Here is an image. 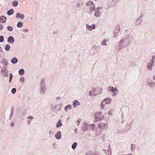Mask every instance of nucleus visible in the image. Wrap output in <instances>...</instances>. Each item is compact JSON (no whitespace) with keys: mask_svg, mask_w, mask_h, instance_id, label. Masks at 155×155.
Segmentation results:
<instances>
[{"mask_svg":"<svg viewBox=\"0 0 155 155\" xmlns=\"http://www.w3.org/2000/svg\"><path fill=\"white\" fill-rule=\"evenodd\" d=\"M108 128L107 124L99 123L97 126V128L96 130V133L98 135H100L101 133L102 130L107 129Z\"/></svg>","mask_w":155,"mask_h":155,"instance_id":"nucleus-1","label":"nucleus"},{"mask_svg":"<svg viewBox=\"0 0 155 155\" xmlns=\"http://www.w3.org/2000/svg\"><path fill=\"white\" fill-rule=\"evenodd\" d=\"M95 120L97 121H99L104 119V117L103 115H101V113L98 112L95 113L94 114Z\"/></svg>","mask_w":155,"mask_h":155,"instance_id":"nucleus-2","label":"nucleus"},{"mask_svg":"<svg viewBox=\"0 0 155 155\" xmlns=\"http://www.w3.org/2000/svg\"><path fill=\"white\" fill-rule=\"evenodd\" d=\"M108 91H112L113 92L112 95L114 96H116L117 93V90L116 88L114 89V87L111 86H109L108 88Z\"/></svg>","mask_w":155,"mask_h":155,"instance_id":"nucleus-3","label":"nucleus"},{"mask_svg":"<svg viewBox=\"0 0 155 155\" xmlns=\"http://www.w3.org/2000/svg\"><path fill=\"white\" fill-rule=\"evenodd\" d=\"M88 7L91 12L94 11L95 6L94 4L92 3V2L89 1L88 2Z\"/></svg>","mask_w":155,"mask_h":155,"instance_id":"nucleus-4","label":"nucleus"},{"mask_svg":"<svg viewBox=\"0 0 155 155\" xmlns=\"http://www.w3.org/2000/svg\"><path fill=\"white\" fill-rule=\"evenodd\" d=\"M111 101V99L109 98L106 99L104 101H103L101 104V108H104L103 107H102V104H109Z\"/></svg>","mask_w":155,"mask_h":155,"instance_id":"nucleus-5","label":"nucleus"},{"mask_svg":"<svg viewBox=\"0 0 155 155\" xmlns=\"http://www.w3.org/2000/svg\"><path fill=\"white\" fill-rule=\"evenodd\" d=\"M16 17L17 18H19L21 19H23L24 18V16L19 13H18L16 15Z\"/></svg>","mask_w":155,"mask_h":155,"instance_id":"nucleus-6","label":"nucleus"},{"mask_svg":"<svg viewBox=\"0 0 155 155\" xmlns=\"http://www.w3.org/2000/svg\"><path fill=\"white\" fill-rule=\"evenodd\" d=\"M93 94L94 95H96L99 94L100 93V90L97 88H94L93 90Z\"/></svg>","mask_w":155,"mask_h":155,"instance_id":"nucleus-7","label":"nucleus"},{"mask_svg":"<svg viewBox=\"0 0 155 155\" xmlns=\"http://www.w3.org/2000/svg\"><path fill=\"white\" fill-rule=\"evenodd\" d=\"M8 41L10 43H13L14 41V38L12 36L9 37L8 39Z\"/></svg>","mask_w":155,"mask_h":155,"instance_id":"nucleus-8","label":"nucleus"},{"mask_svg":"<svg viewBox=\"0 0 155 155\" xmlns=\"http://www.w3.org/2000/svg\"><path fill=\"white\" fill-rule=\"evenodd\" d=\"M6 18L4 16L0 17V22H5L6 21Z\"/></svg>","mask_w":155,"mask_h":155,"instance_id":"nucleus-9","label":"nucleus"},{"mask_svg":"<svg viewBox=\"0 0 155 155\" xmlns=\"http://www.w3.org/2000/svg\"><path fill=\"white\" fill-rule=\"evenodd\" d=\"M79 105V103L77 101H74L73 102V106L74 107H75L77 105Z\"/></svg>","mask_w":155,"mask_h":155,"instance_id":"nucleus-10","label":"nucleus"},{"mask_svg":"<svg viewBox=\"0 0 155 155\" xmlns=\"http://www.w3.org/2000/svg\"><path fill=\"white\" fill-rule=\"evenodd\" d=\"M95 28V26L94 25H92L91 26L88 25V29L89 30H91L92 29Z\"/></svg>","mask_w":155,"mask_h":155,"instance_id":"nucleus-11","label":"nucleus"},{"mask_svg":"<svg viewBox=\"0 0 155 155\" xmlns=\"http://www.w3.org/2000/svg\"><path fill=\"white\" fill-rule=\"evenodd\" d=\"M90 129L93 130H94L95 128V127L94 124H91L89 125Z\"/></svg>","mask_w":155,"mask_h":155,"instance_id":"nucleus-12","label":"nucleus"},{"mask_svg":"<svg viewBox=\"0 0 155 155\" xmlns=\"http://www.w3.org/2000/svg\"><path fill=\"white\" fill-rule=\"evenodd\" d=\"M17 61V59L15 57H14L11 60V62L13 64L16 63Z\"/></svg>","mask_w":155,"mask_h":155,"instance_id":"nucleus-13","label":"nucleus"},{"mask_svg":"<svg viewBox=\"0 0 155 155\" xmlns=\"http://www.w3.org/2000/svg\"><path fill=\"white\" fill-rule=\"evenodd\" d=\"M60 132H59L57 134L55 135V137L58 139H59L61 137V134Z\"/></svg>","mask_w":155,"mask_h":155,"instance_id":"nucleus-14","label":"nucleus"},{"mask_svg":"<svg viewBox=\"0 0 155 155\" xmlns=\"http://www.w3.org/2000/svg\"><path fill=\"white\" fill-rule=\"evenodd\" d=\"M23 25V23L21 21L19 22L18 23L17 25V26L18 27L21 28V27Z\"/></svg>","mask_w":155,"mask_h":155,"instance_id":"nucleus-15","label":"nucleus"},{"mask_svg":"<svg viewBox=\"0 0 155 155\" xmlns=\"http://www.w3.org/2000/svg\"><path fill=\"white\" fill-rule=\"evenodd\" d=\"M61 122V120H60L58 121V123L57 124V125H56L57 127H60L62 126V124Z\"/></svg>","mask_w":155,"mask_h":155,"instance_id":"nucleus-16","label":"nucleus"},{"mask_svg":"<svg viewBox=\"0 0 155 155\" xmlns=\"http://www.w3.org/2000/svg\"><path fill=\"white\" fill-rule=\"evenodd\" d=\"M13 12L14 10L12 9H11L7 12V14L9 15H11L13 14Z\"/></svg>","mask_w":155,"mask_h":155,"instance_id":"nucleus-17","label":"nucleus"},{"mask_svg":"<svg viewBox=\"0 0 155 155\" xmlns=\"http://www.w3.org/2000/svg\"><path fill=\"white\" fill-rule=\"evenodd\" d=\"M152 63L153 64H151L150 63L148 64V66H147V68L149 69H151L152 66L154 64V61H153V60H152Z\"/></svg>","mask_w":155,"mask_h":155,"instance_id":"nucleus-18","label":"nucleus"},{"mask_svg":"<svg viewBox=\"0 0 155 155\" xmlns=\"http://www.w3.org/2000/svg\"><path fill=\"white\" fill-rule=\"evenodd\" d=\"M72 106L71 105H68L65 107V110L66 111H67L68 109L69 108L71 109L72 108Z\"/></svg>","mask_w":155,"mask_h":155,"instance_id":"nucleus-19","label":"nucleus"},{"mask_svg":"<svg viewBox=\"0 0 155 155\" xmlns=\"http://www.w3.org/2000/svg\"><path fill=\"white\" fill-rule=\"evenodd\" d=\"M24 69H21L19 71V73L21 75H23L24 74Z\"/></svg>","mask_w":155,"mask_h":155,"instance_id":"nucleus-20","label":"nucleus"},{"mask_svg":"<svg viewBox=\"0 0 155 155\" xmlns=\"http://www.w3.org/2000/svg\"><path fill=\"white\" fill-rule=\"evenodd\" d=\"M12 5L16 7L18 5V2L17 1H14L12 2Z\"/></svg>","mask_w":155,"mask_h":155,"instance_id":"nucleus-21","label":"nucleus"},{"mask_svg":"<svg viewBox=\"0 0 155 155\" xmlns=\"http://www.w3.org/2000/svg\"><path fill=\"white\" fill-rule=\"evenodd\" d=\"M2 73H3L5 74L4 76H8V71L7 70L2 71Z\"/></svg>","mask_w":155,"mask_h":155,"instance_id":"nucleus-22","label":"nucleus"},{"mask_svg":"<svg viewBox=\"0 0 155 155\" xmlns=\"http://www.w3.org/2000/svg\"><path fill=\"white\" fill-rule=\"evenodd\" d=\"M77 145V143L76 142H74L72 146V147L73 149H74L76 147Z\"/></svg>","mask_w":155,"mask_h":155,"instance_id":"nucleus-23","label":"nucleus"},{"mask_svg":"<svg viewBox=\"0 0 155 155\" xmlns=\"http://www.w3.org/2000/svg\"><path fill=\"white\" fill-rule=\"evenodd\" d=\"M95 15L97 17L99 15V11L97 9L96 11V12H95Z\"/></svg>","mask_w":155,"mask_h":155,"instance_id":"nucleus-24","label":"nucleus"},{"mask_svg":"<svg viewBox=\"0 0 155 155\" xmlns=\"http://www.w3.org/2000/svg\"><path fill=\"white\" fill-rule=\"evenodd\" d=\"M10 48V46L9 45H7L5 46V49L6 50L8 51L9 50Z\"/></svg>","mask_w":155,"mask_h":155,"instance_id":"nucleus-25","label":"nucleus"},{"mask_svg":"<svg viewBox=\"0 0 155 155\" xmlns=\"http://www.w3.org/2000/svg\"><path fill=\"white\" fill-rule=\"evenodd\" d=\"M7 28L9 31H12L13 29V28L11 26H8Z\"/></svg>","mask_w":155,"mask_h":155,"instance_id":"nucleus-26","label":"nucleus"},{"mask_svg":"<svg viewBox=\"0 0 155 155\" xmlns=\"http://www.w3.org/2000/svg\"><path fill=\"white\" fill-rule=\"evenodd\" d=\"M108 40H107V41H108ZM106 41L105 40L103 41L102 42V44L103 45H107V44L106 43Z\"/></svg>","mask_w":155,"mask_h":155,"instance_id":"nucleus-27","label":"nucleus"},{"mask_svg":"<svg viewBox=\"0 0 155 155\" xmlns=\"http://www.w3.org/2000/svg\"><path fill=\"white\" fill-rule=\"evenodd\" d=\"M4 37L3 36H0V42H2L4 41Z\"/></svg>","mask_w":155,"mask_h":155,"instance_id":"nucleus-28","label":"nucleus"},{"mask_svg":"<svg viewBox=\"0 0 155 155\" xmlns=\"http://www.w3.org/2000/svg\"><path fill=\"white\" fill-rule=\"evenodd\" d=\"M2 63L4 65H7L6 63L5 60H2Z\"/></svg>","mask_w":155,"mask_h":155,"instance_id":"nucleus-29","label":"nucleus"},{"mask_svg":"<svg viewBox=\"0 0 155 155\" xmlns=\"http://www.w3.org/2000/svg\"><path fill=\"white\" fill-rule=\"evenodd\" d=\"M12 93L14 94L16 92V89L15 88H13L12 90Z\"/></svg>","mask_w":155,"mask_h":155,"instance_id":"nucleus-30","label":"nucleus"},{"mask_svg":"<svg viewBox=\"0 0 155 155\" xmlns=\"http://www.w3.org/2000/svg\"><path fill=\"white\" fill-rule=\"evenodd\" d=\"M20 81L21 82H22V83H23L24 81V78H21L20 79Z\"/></svg>","mask_w":155,"mask_h":155,"instance_id":"nucleus-31","label":"nucleus"},{"mask_svg":"<svg viewBox=\"0 0 155 155\" xmlns=\"http://www.w3.org/2000/svg\"><path fill=\"white\" fill-rule=\"evenodd\" d=\"M149 85L151 87H153V86L155 85L153 83H151V84H149Z\"/></svg>","mask_w":155,"mask_h":155,"instance_id":"nucleus-32","label":"nucleus"},{"mask_svg":"<svg viewBox=\"0 0 155 155\" xmlns=\"http://www.w3.org/2000/svg\"><path fill=\"white\" fill-rule=\"evenodd\" d=\"M89 94L90 96L92 95H94L93 93V91H91L89 93Z\"/></svg>","mask_w":155,"mask_h":155,"instance_id":"nucleus-33","label":"nucleus"},{"mask_svg":"<svg viewBox=\"0 0 155 155\" xmlns=\"http://www.w3.org/2000/svg\"><path fill=\"white\" fill-rule=\"evenodd\" d=\"M12 79V74H10V76L9 78V82H10Z\"/></svg>","mask_w":155,"mask_h":155,"instance_id":"nucleus-34","label":"nucleus"},{"mask_svg":"<svg viewBox=\"0 0 155 155\" xmlns=\"http://www.w3.org/2000/svg\"><path fill=\"white\" fill-rule=\"evenodd\" d=\"M3 26L2 25H0V30H2L3 29Z\"/></svg>","mask_w":155,"mask_h":155,"instance_id":"nucleus-35","label":"nucleus"},{"mask_svg":"<svg viewBox=\"0 0 155 155\" xmlns=\"http://www.w3.org/2000/svg\"><path fill=\"white\" fill-rule=\"evenodd\" d=\"M155 59V56H153L152 57V59H153V60H154V59Z\"/></svg>","mask_w":155,"mask_h":155,"instance_id":"nucleus-36","label":"nucleus"},{"mask_svg":"<svg viewBox=\"0 0 155 155\" xmlns=\"http://www.w3.org/2000/svg\"><path fill=\"white\" fill-rule=\"evenodd\" d=\"M28 118L29 119H32L33 118V117H31V116H30L28 117Z\"/></svg>","mask_w":155,"mask_h":155,"instance_id":"nucleus-37","label":"nucleus"},{"mask_svg":"<svg viewBox=\"0 0 155 155\" xmlns=\"http://www.w3.org/2000/svg\"><path fill=\"white\" fill-rule=\"evenodd\" d=\"M85 127H86V129H85V130H86L87 129V128L86 127V126H85Z\"/></svg>","mask_w":155,"mask_h":155,"instance_id":"nucleus-38","label":"nucleus"},{"mask_svg":"<svg viewBox=\"0 0 155 155\" xmlns=\"http://www.w3.org/2000/svg\"><path fill=\"white\" fill-rule=\"evenodd\" d=\"M49 133L50 134H53V133L52 132H51H51H50Z\"/></svg>","mask_w":155,"mask_h":155,"instance_id":"nucleus-39","label":"nucleus"},{"mask_svg":"<svg viewBox=\"0 0 155 155\" xmlns=\"http://www.w3.org/2000/svg\"><path fill=\"white\" fill-rule=\"evenodd\" d=\"M49 133L50 134H53V133L52 132H51H51H50Z\"/></svg>","mask_w":155,"mask_h":155,"instance_id":"nucleus-40","label":"nucleus"},{"mask_svg":"<svg viewBox=\"0 0 155 155\" xmlns=\"http://www.w3.org/2000/svg\"><path fill=\"white\" fill-rule=\"evenodd\" d=\"M104 105L105 104H102V107H104Z\"/></svg>","mask_w":155,"mask_h":155,"instance_id":"nucleus-41","label":"nucleus"},{"mask_svg":"<svg viewBox=\"0 0 155 155\" xmlns=\"http://www.w3.org/2000/svg\"><path fill=\"white\" fill-rule=\"evenodd\" d=\"M154 78H155V77H153V79H154Z\"/></svg>","mask_w":155,"mask_h":155,"instance_id":"nucleus-42","label":"nucleus"},{"mask_svg":"<svg viewBox=\"0 0 155 155\" xmlns=\"http://www.w3.org/2000/svg\"><path fill=\"white\" fill-rule=\"evenodd\" d=\"M154 78H155V77H153V79H154Z\"/></svg>","mask_w":155,"mask_h":155,"instance_id":"nucleus-43","label":"nucleus"},{"mask_svg":"<svg viewBox=\"0 0 155 155\" xmlns=\"http://www.w3.org/2000/svg\"><path fill=\"white\" fill-rule=\"evenodd\" d=\"M28 31V30H26V31Z\"/></svg>","mask_w":155,"mask_h":155,"instance_id":"nucleus-44","label":"nucleus"}]
</instances>
